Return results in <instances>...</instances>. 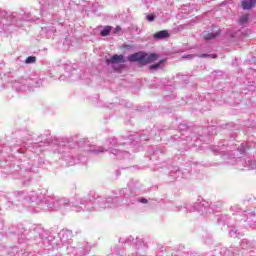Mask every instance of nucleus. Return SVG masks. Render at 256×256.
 <instances>
[{
  "mask_svg": "<svg viewBox=\"0 0 256 256\" xmlns=\"http://www.w3.org/2000/svg\"><path fill=\"white\" fill-rule=\"evenodd\" d=\"M51 196L47 195V189H37L32 191L17 190L12 193L11 200H8L6 206L9 209L15 207H29L34 213L47 211V205Z\"/></svg>",
  "mask_w": 256,
  "mask_h": 256,
  "instance_id": "obj_1",
  "label": "nucleus"
},
{
  "mask_svg": "<svg viewBox=\"0 0 256 256\" xmlns=\"http://www.w3.org/2000/svg\"><path fill=\"white\" fill-rule=\"evenodd\" d=\"M121 207V199L117 196H96L94 192H90L87 196L79 198L77 204L72 206V211L81 213V211H87L93 213V211H105L106 209H117Z\"/></svg>",
  "mask_w": 256,
  "mask_h": 256,
  "instance_id": "obj_2",
  "label": "nucleus"
},
{
  "mask_svg": "<svg viewBox=\"0 0 256 256\" xmlns=\"http://www.w3.org/2000/svg\"><path fill=\"white\" fill-rule=\"evenodd\" d=\"M79 147H82L83 151L86 153H93L94 155H99V153H105L107 151L110 155H114L116 159H129L131 154L129 151H124L121 149V145L117 143V138L109 137L104 143V146L91 145L89 142H79Z\"/></svg>",
  "mask_w": 256,
  "mask_h": 256,
  "instance_id": "obj_3",
  "label": "nucleus"
},
{
  "mask_svg": "<svg viewBox=\"0 0 256 256\" xmlns=\"http://www.w3.org/2000/svg\"><path fill=\"white\" fill-rule=\"evenodd\" d=\"M0 167H4L2 171L4 175H9L12 179H22L23 185H27V183L31 181L30 171H32L33 168L29 166V162L27 161L21 162L14 160L11 162H0Z\"/></svg>",
  "mask_w": 256,
  "mask_h": 256,
  "instance_id": "obj_4",
  "label": "nucleus"
},
{
  "mask_svg": "<svg viewBox=\"0 0 256 256\" xmlns=\"http://www.w3.org/2000/svg\"><path fill=\"white\" fill-rule=\"evenodd\" d=\"M141 187L142 185L139 180L131 179L128 182L127 187L120 190L122 201L126 207L137 205V203H141L142 205H147V203H149L147 198L139 196Z\"/></svg>",
  "mask_w": 256,
  "mask_h": 256,
  "instance_id": "obj_5",
  "label": "nucleus"
},
{
  "mask_svg": "<svg viewBox=\"0 0 256 256\" xmlns=\"http://www.w3.org/2000/svg\"><path fill=\"white\" fill-rule=\"evenodd\" d=\"M25 21H33V16L31 13H26L25 11L21 10L19 12H9L7 16V23L3 25L4 31H15L23 27V23Z\"/></svg>",
  "mask_w": 256,
  "mask_h": 256,
  "instance_id": "obj_6",
  "label": "nucleus"
},
{
  "mask_svg": "<svg viewBox=\"0 0 256 256\" xmlns=\"http://www.w3.org/2000/svg\"><path fill=\"white\" fill-rule=\"evenodd\" d=\"M74 145L75 143L71 141H62L59 142L58 149H56L57 153H60V155H62V159H64L67 165L70 166L77 165V163L83 161V158H75V156H73V154L75 153V150L73 148Z\"/></svg>",
  "mask_w": 256,
  "mask_h": 256,
  "instance_id": "obj_7",
  "label": "nucleus"
},
{
  "mask_svg": "<svg viewBox=\"0 0 256 256\" xmlns=\"http://www.w3.org/2000/svg\"><path fill=\"white\" fill-rule=\"evenodd\" d=\"M214 205H209V202L201 200L196 202L194 205L184 204L172 207V211L179 213V211H184L185 214L193 213V211H198V213H213Z\"/></svg>",
  "mask_w": 256,
  "mask_h": 256,
  "instance_id": "obj_8",
  "label": "nucleus"
},
{
  "mask_svg": "<svg viewBox=\"0 0 256 256\" xmlns=\"http://www.w3.org/2000/svg\"><path fill=\"white\" fill-rule=\"evenodd\" d=\"M157 59H159V55L156 53L147 54L144 52H136L128 56V61H130L131 63H135V61H137L138 63H140V65L154 63V61H157Z\"/></svg>",
  "mask_w": 256,
  "mask_h": 256,
  "instance_id": "obj_9",
  "label": "nucleus"
},
{
  "mask_svg": "<svg viewBox=\"0 0 256 256\" xmlns=\"http://www.w3.org/2000/svg\"><path fill=\"white\" fill-rule=\"evenodd\" d=\"M71 207V200L67 197H55L51 196L50 201L47 204V211H59Z\"/></svg>",
  "mask_w": 256,
  "mask_h": 256,
  "instance_id": "obj_10",
  "label": "nucleus"
},
{
  "mask_svg": "<svg viewBox=\"0 0 256 256\" xmlns=\"http://www.w3.org/2000/svg\"><path fill=\"white\" fill-rule=\"evenodd\" d=\"M39 3L41 5L42 13H50L51 15H53L55 11H59V9L67 7L63 0H39Z\"/></svg>",
  "mask_w": 256,
  "mask_h": 256,
  "instance_id": "obj_11",
  "label": "nucleus"
},
{
  "mask_svg": "<svg viewBox=\"0 0 256 256\" xmlns=\"http://www.w3.org/2000/svg\"><path fill=\"white\" fill-rule=\"evenodd\" d=\"M236 164L238 169H247L248 171L251 169H256V161L252 158H238L236 159Z\"/></svg>",
  "mask_w": 256,
  "mask_h": 256,
  "instance_id": "obj_12",
  "label": "nucleus"
},
{
  "mask_svg": "<svg viewBox=\"0 0 256 256\" xmlns=\"http://www.w3.org/2000/svg\"><path fill=\"white\" fill-rule=\"evenodd\" d=\"M244 217H246L245 221L248 223L249 227L251 229H256V215L255 212H247L243 214Z\"/></svg>",
  "mask_w": 256,
  "mask_h": 256,
  "instance_id": "obj_13",
  "label": "nucleus"
},
{
  "mask_svg": "<svg viewBox=\"0 0 256 256\" xmlns=\"http://www.w3.org/2000/svg\"><path fill=\"white\" fill-rule=\"evenodd\" d=\"M121 63H125V56L123 55H113L111 58L106 59L107 65H119Z\"/></svg>",
  "mask_w": 256,
  "mask_h": 256,
  "instance_id": "obj_14",
  "label": "nucleus"
},
{
  "mask_svg": "<svg viewBox=\"0 0 256 256\" xmlns=\"http://www.w3.org/2000/svg\"><path fill=\"white\" fill-rule=\"evenodd\" d=\"M58 235L62 243H69L73 239V231L71 230H61Z\"/></svg>",
  "mask_w": 256,
  "mask_h": 256,
  "instance_id": "obj_15",
  "label": "nucleus"
},
{
  "mask_svg": "<svg viewBox=\"0 0 256 256\" xmlns=\"http://www.w3.org/2000/svg\"><path fill=\"white\" fill-rule=\"evenodd\" d=\"M220 255H222V256H237V255H239V248H237V247L221 248Z\"/></svg>",
  "mask_w": 256,
  "mask_h": 256,
  "instance_id": "obj_16",
  "label": "nucleus"
},
{
  "mask_svg": "<svg viewBox=\"0 0 256 256\" xmlns=\"http://www.w3.org/2000/svg\"><path fill=\"white\" fill-rule=\"evenodd\" d=\"M255 245H256L255 241H250L248 239H243L240 242L241 249H253L255 248Z\"/></svg>",
  "mask_w": 256,
  "mask_h": 256,
  "instance_id": "obj_17",
  "label": "nucleus"
},
{
  "mask_svg": "<svg viewBox=\"0 0 256 256\" xmlns=\"http://www.w3.org/2000/svg\"><path fill=\"white\" fill-rule=\"evenodd\" d=\"M242 9L249 11V9H253L256 5V0H243L242 3Z\"/></svg>",
  "mask_w": 256,
  "mask_h": 256,
  "instance_id": "obj_18",
  "label": "nucleus"
},
{
  "mask_svg": "<svg viewBox=\"0 0 256 256\" xmlns=\"http://www.w3.org/2000/svg\"><path fill=\"white\" fill-rule=\"evenodd\" d=\"M217 223L218 225H231V223L229 222V216H227L226 214L218 215Z\"/></svg>",
  "mask_w": 256,
  "mask_h": 256,
  "instance_id": "obj_19",
  "label": "nucleus"
},
{
  "mask_svg": "<svg viewBox=\"0 0 256 256\" xmlns=\"http://www.w3.org/2000/svg\"><path fill=\"white\" fill-rule=\"evenodd\" d=\"M170 177H174V179H179V177H181V179H185V177L187 176H185V174L181 172V170L175 168L170 172Z\"/></svg>",
  "mask_w": 256,
  "mask_h": 256,
  "instance_id": "obj_20",
  "label": "nucleus"
},
{
  "mask_svg": "<svg viewBox=\"0 0 256 256\" xmlns=\"http://www.w3.org/2000/svg\"><path fill=\"white\" fill-rule=\"evenodd\" d=\"M167 37H169V31L167 30H161L154 34V39L158 40L167 39Z\"/></svg>",
  "mask_w": 256,
  "mask_h": 256,
  "instance_id": "obj_21",
  "label": "nucleus"
},
{
  "mask_svg": "<svg viewBox=\"0 0 256 256\" xmlns=\"http://www.w3.org/2000/svg\"><path fill=\"white\" fill-rule=\"evenodd\" d=\"M28 84L30 85V87H41V85H43V80L39 78H35L32 80H29Z\"/></svg>",
  "mask_w": 256,
  "mask_h": 256,
  "instance_id": "obj_22",
  "label": "nucleus"
},
{
  "mask_svg": "<svg viewBox=\"0 0 256 256\" xmlns=\"http://www.w3.org/2000/svg\"><path fill=\"white\" fill-rule=\"evenodd\" d=\"M163 63H165V59L160 60L158 63L150 65V71H157V69H163Z\"/></svg>",
  "mask_w": 256,
  "mask_h": 256,
  "instance_id": "obj_23",
  "label": "nucleus"
},
{
  "mask_svg": "<svg viewBox=\"0 0 256 256\" xmlns=\"http://www.w3.org/2000/svg\"><path fill=\"white\" fill-rule=\"evenodd\" d=\"M44 145H45V142H43V141H40L39 143H34L33 145H32V149H33V151H34V153H41V147H44Z\"/></svg>",
  "mask_w": 256,
  "mask_h": 256,
  "instance_id": "obj_24",
  "label": "nucleus"
},
{
  "mask_svg": "<svg viewBox=\"0 0 256 256\" xmlns=\"http://www.w3.org/2000/svg\"><path fill=\"white\" fill-rule=\"evenodd\" d=\"M111 29H113V27H111V26H104V28L100 31V35L102 37L109 36L110 33H111Z\"/></svg>",
  "mask_w": 256,
  "mask_h": 256,
  "instance_id": "obj_25",
  "label": "nucleus"
},
{
  "mask_svg": "<svg viewBox=\"0 0 256 256\" xmlns=\"http://www.w3.org/2000/svg\"><path fill=\"white\" fill-rule=\"evenodd\" d=\"M217 36H219V31L204 34V39L206 41H211V39H215V37H217Z\"/></svg>",
  "mask_w": 256,
  "mask_h": 256,
  "instance_id": "obj_26",
  "label": "nucleus"
},
{
  "mask_svg": "<svg viewBox=\"0 0 256 256\" xmlns=\"http://www.w3.org/2000/svg\"><path fill=\"white\" fill-rule=\"evenodd\" d=\"M249 22V14L240 16L239 25L245 26Z\"/></svg>",
  "mask_w": 256,
  "mask_h": 256,
  "instance_id": "obj_27",
  "label": "nucleus"
},
{
  "mask_svg": "<svg viewBox=\"0 0 256 256\" xmlns=\"http://www.w3.org/2000/svg\"><path fill=\"white\" fill-rule=\"evenodd\" d=\"M63 67L68 73H71V71H75V68H73V64H71V62L64 63Z\"/></svg>",
  "mask_w": 256,
  "mask_h": 256,
  "instance_id": "obj_28",
  "label": "nucleus"
},
{
  "mask_svg": "<svg viewBox=\"0 0 256 256\" xmlns=\"http://www.w3.org/2000/svg\"><path fill=\"white\" fill-rule=\"evenodd\" d=\"M230 211H232L233 215H237L241 213V207H239V205H233L230 207Z\"/></svg>",
  "mask_w": 256,
  "mask_h": 256,
  "instance_id": "obj_29",
  "label": "nucleus"
},
{
  "mask_svg": "<svg viewBox=\"0 0 256 256\" xmlns=\"http://www.w3.org/2000/svg\"><path fill=\"white\" fill-rule=\"evenodd\" d=\"M229 235L231 237H234V239H235V238L239 237V235H241V233L238 232L237 228H232L229 231Z\"/></svg>",
  "mask_w": 256,
  "mask_h": 256,
  "instance_id": "obj_30",
  "label": "nucleus"
},
{
  "mask_svg": "<svg viewBox=\"0 0 256 256\" xmlns=\"http://www.w3.org/2000/svg\"><path fill=\"white\" fill-rule=\"evenodd\" d=\"M35 61H37V57L29 56L26 58L25 63L26 65H31V63H35Z\"/></svg>",
  "mask_w": 256,
  "mask_h": 256,
  "instance_id": "obj_31",
  "label": "nucleus"
},
{
  "mask_svg": "<svg viewBox=\"0 0 256 256\" xmlns=\"http://www.w3.org/2000/svg\"><path fill=\"white\" fill-rule=\"evenodd\" d=\"M200 57H202V58L211 57V59H217L216 54H202Z\"/></svg>",
  "mask_w": 256,
  "mask_h": 256,
  "instance_id": "obj_32",
  "label": "nucleus"
},
{
  "mask_svg": "<svg viewBox=\"0 0 256 256\" xmlns=\"http://www.w3.org/2000/svg\"><path fill=\"white\" fill-rule=\"evenodd\" d=\"M146 19L151 23L155 21V16L153 14H149V15H146Z\"/></svg>",
  "mask_w": 256,
  "mask_h": 256,
  "instance_id": "obj_33",
  "label": "nucleus"
},
{
  "mask_svg": "<svg viewBox=\"0 0 256 256\" xmlns=\"http://www.w3.org/2000/svg\"><path fill=\"white\" fill-rule=\"evenodd\" d=\"M140 141H149V136L146 134L140 135Z\"/></svg>",
  "mask_w": 256,
  "mask_h": 256,
  "instance_id": "obj_34",
  "label": "nucleus"
},
{
  "mask_svg": "<svg viewBox=\"0 0 256 256\" xmlns=\"http://www.w3.org/2000/svg\"><path fill=\"white\" fill-rule=\"evenodd\" d=\"M67 251H68V253H75V248L71 247V246H68Z\"/></svg>",
  "mask_w": 256,
  "mask_h": 256,
  "instance_id": "obj_35",
  "label": "nucleus"
},
{
  "mask_svg": "<svg viewBox=\"0 0 256 256\" xmlns=\"http://www.w3.org/2000/svg\"><path fill=\"white\" fill-rule=\"evenodd\" d=\"M113 253H116V255H121V251L117 247L113 249Z\"/></svg>",
  "mask_w": 256,
  "mask_h": 256,
  "instance_id": "obj_36",
  "label": "nucleus"
},
{
  "mask_svg": "<svg viewBox=\"0 0 256 256\" xmlns=\"http://www.w3.org/2000/svg\"><path fill=\"white\" fill-rule=\"evenodd\" d=\"M193 57H195V55L191 54V55L183 56V59H193Z\"/></svg>",
  "mask_w": 256,
  "mask_h": 256,
  "instance_id": "obj_37",
  "label": "nucleus"
},
{
  "mask_svg": "<svg viewBox=\"0 0 256 256\" xmlns=\"http://www.w3.org/2000/svg\"><path fill=\"white\" fill-rule=\"evenodd\" d=\"M240 151L241 153H245V144H241Z\"/></svg>",
  "mask_w": 256,
  "mask_h": 256,
  "instance_id": "obj_38",
  "label": "nucleus"
},
{
  "mask_svg": "<svg viewBox=\"0 0 256 256\" xmlns=\"http://www.w3.org/2000/svg\"><path fill=\"white\" fill-rule=\"evenodd\" d=\"M120 31H121L120 26H117V27L114 29V33H119Z\"/></svg>",
  "mask_w": 256,
  "mask_h": 256,
  "instance_id": "obj_39",
  "label": "nucleus"
},
{
  "mask_svg": "<svg viewBox=\"0 0 256 256\" xmlns=\"http://www.w3.org/2000/svg\"><path fill=\"white\" fill-rule=\"evenodd\" d=\"M59 79H60V81H65V75H61V76L59 77Z\"/></svg>",
  "mask_w": 256,
  "mask_h": 256,
  "instance_id": "obj_40",
  "label": "nucleus"
},
{
  "mask_svg": "<svg viewBox=\"0 0 256 256\" xmlns=\"http://www.w3.org/2000/svg\"><path fill=\"white\" fill-rule=\"evenodd\" d=\"M4 224L0 221V231H3Z\"/></svg>",
  "mask_w": 256,
  "mask_h": 256,
  "instance_id": "obj_41",
  "label": "nucleus"
},
{
  "mask_svg": "<svg viewBox=\"0 0 256 256\" xmlns=\"http://www.w3.org/2000/svg\"><path fill=\"white\" fill-rule=\"evenodd\" d=\"M20 91H27V88H25V86H21Z\"/></svg>",
  "mask_w": 256,
  "mask_h": 256,
  "instance_id": "obj_42",
  "label": "nucleus"
},
{
  "mask_svg": "<svg viewBox=\"0 0 256 256\" xmlns=\"http://www.w3.org/2000/svg\"><path fill=\"white\" fill-rule=\"evenodd\" d=\"M156 131H157V129H156V128H154V129L152 130V133H156Z\"/></svg>",
  "mask_w": 256,
  "mask_h": 256,
  "instance_id": "obj_43",
  "label": "nucleus"
},
{
  "mask_svg": "<svg viewBox=\"0 0 256 256\" xmlns=\"http://www.w3.org/2000/svg\"><path fill=\"white\" fill-rule=\"evenodd\" d=\"M131 239H132V238H131V237H129V238H128V241H131Z\"/></svg>",
  "mask_w": 256,
  "mask_h": 256,
  "instance_id": "obj_44",
  "label": "nucleus"
},
{
  "mask_svg": "<svg viewBox=\"0 0 256 256\" xmlns=\"http://www.w3.org/2000/svg\"><path fill=\"white\" fill-rule=\"evenodd\" d=\"M180 139H181V141H183V139H184V138H183V137H181Z\"/></svg>",
  "mask_w": 256,
  "mask_h": 256,
  "instance_id": "obj_45",
  "label": "nucleus"
}]
</instances>
